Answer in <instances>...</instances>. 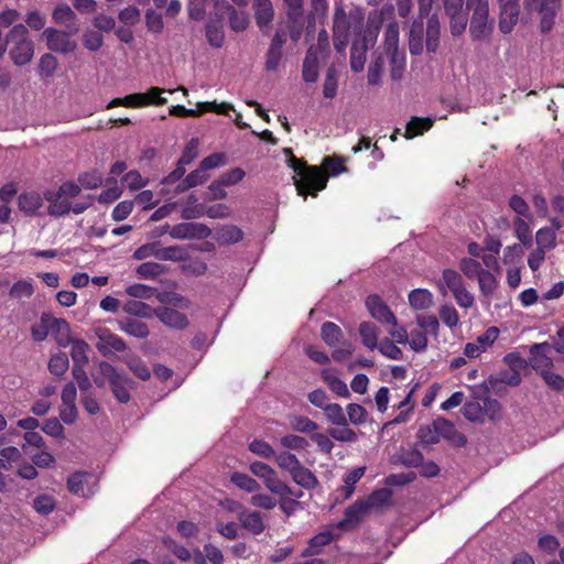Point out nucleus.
<instances>
[{
    "instance_id": "nucleus-1",
    "label": "nucleus",
    "mask_w": 564,
    "mask_h": 564,
    "mask_svg": "<svg viewBox=\"0 0 564 564\" xmlns=\"http://www.w3.org/2000/svg\"><path fill=\"white\" fill-rule=\"evenodd\" d=\"M9 56L17 66L29 64L34 55V42L24 24L18 23L7 34Z\"/></svg>"
},
{
    "instance_id": "nucleus-2",
    "label": "nucleus",
    "mask_w": 564,
    "mask_h": 564,
    "mask_svg": "<svg viewBox=\"0 0 564 564\" xmlns=\"http://www.w3.org/2000/svg\"><path fill=\"white\" fill-rule=\"evenodd\" d=\"M151 257L160 261L183 262L189 259V253L183 246L162 247L160 241L142 245L133 253V258L137 260Z\"/></svg>"
},
{
    "instance_id": "nucleus-3",
    "label": "nucleus",
    "mask_w": 564,
    "mask_h": 564,
    "mask_svg": "<svg viewBox=\"0 0 564 564\" xmlns=\"http://www.w3.org/2000/svg\"><path fill=\"white\" fill-rule=\"evenodd\" d=\"M99 370L102 377L108 380L113 397L120 403H128L131 399L130 389L134 388L135 382L126 372L118 371L107 361L99 364Z\"/></svg>"
},
{
    "instance_id": "nucleus-4",
    "label": "nucleus",
    "mask_w": 564,
    "mask_h": 564,
    "mask_svg": "<svg viewBox=\"0 0 564 564\" xmlns=\"http://www.w3.org/2000/svg\"><path fill=\"white\" fill-rule=\"evenodd\" d=\"M328 182V175L321 166L312 165L299 177H294L297 194L306 197L307 195L317 196Z\"/></svg>"
},
{
    "instance_id": "nucleus-5",
    "label": "nucleus",
    "mask_w": 564,
    "mask_h": 564,
    "mask_svg": "<svg viewBox=\"0 0 564 564\" xmlns=\"http://www.w3.org/2000/svg\"><path fill=\"white\" fill-rule=\"evenodd\" d=\"M467 8L473 10L469 32L473 40H481L490 32L488 25L489 7L485 0H467Z\"/></svg>"
},
{
    "instance_id": "nucleus-6",
    "label": "nucleus",
    "mask_w": 564,
    "mask_h": 564,
    "mask_svg": "<svg viewBox=\"0 0 564 564\" xmlns=\"http://www.w3.org/2000/svg\"><path fill=\"white\" fill-rule=\"evenodd\" d=\"M350 20L343 6H336L333 15V44L337 53L344 54L350 39Z\"/></svg>"
},
{
    "instance_id": "nucleus-7",
    "label": "nucleus",
    "mask_w": 564,
    "mask_h": 564,
    "mask_svg": "<svg viewBox=\"0 0 564 564\" xmlns=\"http://www.w3.org/2000/svg\"><path fill=\"white\" fill-rule=\"evenodd\" d=\"M286 40V31L282 28L276 29L265 53L264 69L267 72H275L280 67Z\"/></svg>"
},
{
    "instance_id": "nucleus-8",
    "label": "nucleus",
    "mask_w": 564,
    "mask_h": 564,
    "mask_svg": "<svg viewBox=\"0 0 564 564\" xmlns=\"http://www.w3.org/2000/svg\"><path fill=\"white\" fill-rule=\"evenodd\" d=\"M366 307L370 315L380 324L397 326V316L379 295H368L366 299Z\"/></svg>"
},
{
    "instance_id": "nucleus-9",
    "label": "nucleus",
    "mask_w": 564,
    "mask_h": 564,
    "mask_svg": "<svg viewBox=\"0 0 564 564\" xmlns=\"http://www.w3.org/2000/svg\"><path fill=\"white\" fill-rule=\"evenodd\" d=\"M96 336L98 338L96 348L105 357L113 352H122L127 349L124 340L108 328L97 329Z\"/></svg>"
},
{
    "instance_id": "nucleus-10",
    "label": "nucleus",
    "mask_w": 564,
    "mask_h": 564,
    "mask_svg": "<svg viewBox=\"0 0 564 564\" xmlns=\"http://www.w3.org/2000/svg\"><path fill=\"white\" fill-rule=\"evenodd\" d=\"M169 234L175 239H205L210 236L212 230L204 224L181 223L174 225Z\"/></svg>"
},
{
    "instance_id": "nucleus-11",
    "label": "nucleus",
    "mask_w": 564,
    "mask_h": 564,
    "mask_svg": "<svg viewBox=\"0 0 564 564\" xmlns=\"http://www.w3.org/2000/svg\"><path fill=\"white\" fill-rule=\"evenodd\" d=\"M499 30L508 34L513 30L519 20V0H499Z\"/></svg>"
},
{
    "instance_id": "nucleus-12",
    "label": "nucleus",
    "mask_w": 564,
    "mask_h": 564,
    "mask_svg": "<svg viewBox=\"0 0 564 564\" xmlns=\"http://www.w3.org/2000/svg\"><path fill=\"white\" fill-rule=\"evenodd\" d=\"M48 50L59 53H69L76 48V43L70 41L69 34L54 28H47L43 32Z\"/></svg>"
},
{
    "instance_id": "nucleus-13",
    "label": "nucleus",
    "mask_w": 564,
    "mask_h": 564,
    "mask_svg": "<svg viewBox=\"0 0 564 564\" xmlns=\"http://www.w3.org/2000/svg\"><path fill=\"white\" fill-rule=\"evenodd\" d=\"M551 345L549 343L533 344L530 347L529 365L540 375L553 368V360L550 357Z\"/></svg>"
},
{
    "instance_id": "nucleus-14",
    "label": "nucleus",
    "mask_w": 564,
    "mask_h": 564,
    "mask_svg": "<svg viewBox=\"0 0 564 564\" xmlns=\"http://www.w3.org/2000/svg\"><path fill=\"white\" fill-rule=\"evenodd\" d=\"M155 317L166 327L176 330H184L189 325L186 314L167 306L155 307Z\"/></svg>"
},
{
    "instance_id": "nucleus-15",
    "label": "nucleus",
    "mask_w": 564,
    "mask_h": 564,
    "mask_svg": "<svg viewBox=\"0 0 564 564\" xmlns=\"http://www.w3.org/2000/svg\"><path fill=\"white\" fill-rule=\"evenodd\" d=\"M228 13L229 26L235 32H242L249 25V15L246 12L238 11L227 0L217 2V12L215 17Z\"/></svg>"
},
{
    "instance_id": "nucleus-16",
    "label": "nucleus",
    "mask_w": 564,
    "mask_h": 564,
    "mask_svg": "<svg viewBox=\"0 0 564 564\" xmlns=\"http://www.w3.org/2000/svg\"><path fill=\"white\" fill-rule=\"evenodd\" d=\"M252 8L258 28L263 34H269L274 18V9L271 0H253Z\"/></svg>"
},
{
    "instance_id": "nucleus-17",
    "label": "nucleus",
    "mask_w": 564,
    "mask_h": 564,
    "mask_svg": "<svg viewBox=\"0 0 564 564\" xmlns=\"http://www.w3.org/2000/svg\"><path fill=\"white\" fill-rule=\"evenodd\" d=\"M240 525L252 533L259 535L265 530L263 518L259 511L243 510L238 513Z\"/></svg>"
},
{
    "instance_id": "nucleus-18",
    "label": "nucleus",
    "mask_w": 564,
    "mask_h": 564,
    "mask_svg": "<svg viewBox=\"0 0 564 564\" xmlns=\"http://www.w3.org/2000/svg\"><path fill=\"white\" fill-rule=\"evenodd\" d=\"M434 425L437 431L438 438L443 436L444 438L453 442L457 446H465L467 443L466 436L463 433H459L454 424L446 419H437L434 421Z\"/></svg>"
},
{
    "instance_id": "nucleus-19",
    "label": "nucleus",
    "mask_w": 564,
    "mask_h": 564,
    "mask_svg": "<svg viewBox=\"0 0 564 564\" xmlns=\"http://www.w3.org/2000/svg\"><path fill=\"white\" fill-rule=\"evenodd\" d=\"M52 18L57 24L65 25L72 33L78 32L76 13L68 4H59L55 7Z\"/></svg>"
},
{
    "instance_id": "nucleus-20",
    "label": "nucleus",
    "mask_w": 564,
    "mask_h": 564,
    "mask_svg": "<svg viewBox=\"0 0 564 564\" xmlns=\"http://www.w3.org/2000/svg\"><path fill=\"white\" fill-rule=\"evenodd\" d=\"M368 511L369 510L364 500H357L346 508L345 517L338 522V528L346 529L348 525L358 524Z\"/></svg>"
},
{
    "instance_id": "nucleus-21",
    "label": "nucleus",
    "mask_w": 564,
    "mask_h": 564,
    "mask_svg": "<svg viewBox=\"0 0 564 564\" xmlns=\"http://www.w3.org/2000/svg\"><path fill=\"white\" fill-rule=\"evenodd\" d=\"M321 338L330 348L346 341L343 329L334 322H325L321 327Z\"/></svg>"
},
{
    "instance_id": "nucleus-22",
    "label": "nucleus",
    "mask_w": 564,
    "mask_h": 564,
    "mask_svg": "<svg viewBox=\"0 0 564 564\" xmlns=\"http://www.w3.org/2000/svg\"><path fill=\"white\" fill-rule=\"evenodd\" d=\"M302 77L306 83H315L318 79V55H316V50L313 46H310L306 51Z\"/></svg>"
},
{
    "instance_id": "nucleus-23",
    "label": "nucleus",
    "mask_w": 564,
    "mask_h": 564,
    "mask_svg": "<svg viewBox=\"0 0 564 564\" xmlns=\"http://www.w3.org/2000/svg\"><path fill=\"white\" fill-rule=\"evenodd\" d=\"M206 39L213 47L219 48L224 45L225 33L223 30V14L207 22Z\"/></svg>"
},
{
    "instance_id": "nucleus-24",
    "label": "nucleus",
    "mask_w": 564,
    "mask_h": 564,
    "mask_svg": "<svg viewBox=\"0 0 564 564\" xmlns=\"http://www.w3.org/2000/svg\"><path fill=\"white\" fill-rule=\"evenodd\" d=\"M358 332L361 338V343L365 347L370 350H373L378 347L379 328L375 323L361 322L359 324Z\"/></svg>"
},
{
    "instance_id": "nucleus-25",
    "label": "nucleus",
    "mask_w": 564,
    "mask_h": 564,
    "mask_svg": "<svg viewBox=\"0 0 564 564\" xmlns=\"http://www.w3.org/2000/svg\"><path fill=\"white\" fill-rule=\"evenodd\" d=\"M368 44L366 41H354L350 48V67L354 72L359 73L364 69Z\"/></svg>"
},
{
    "instance_id": "nucleus-26",
    "label": "nucleus",
    "mask_w": 564,
    "mask_h": 564,
    "mask_svg": "<svg viewBox=\"0 0 564 564\" xmlns=\"http://www.w3.org/2000/svg\"><path fill=\"white\" fill-rule=\"evenodd\" d=\"M208 178L209 174L198 166L176 185L175 193L180 194L186 192L192 187L204 184Z\"/></svg>"
},
{
    "instance_id": "nucleus-27",
    "label": "nucleus",
    "mask_w": 564,
    "mask_h": 564,
    "mask_svg": "<svg viewBox=\"0 0 564 564\" xmlns=\"http://www.w3.org/2000/svg\"><path fill=\"white\" fill-rule=\"evenodd\" d=\"M292 480L304 489H315L319 481L308 468L302 464L291 474Z\"/></svg>"
},
{
    "instance_id": "nucleus-28",
    "label": "nucleus",
    "mask_w": 564,
    "mask_h": 564,
    "mask_svg": "<svg viewBox=\"0 0 564 564\" xmlns=\"http://www.w3.org/2000/svg\"><path fill=\"white\" fill-rule=\"evenodd\" d=\"M19 208L28 215H34L43 205V199L39 193H22L18 198Z\"/></svg>"
},
{
    "instance_id": "nucleus-29",
    "label": "nucleus",
    "mask_w": 564,
    "mask_h": 564,
    "mask_svg": "<svg viewBox=\"0 0 564 564\" xmlns=\"http://www.w3.org/2000/svg\"><path fill=\"white\" fill-rule=\"evenodd\" d=\"M44 196L50 202L47 212L51 216L61 217L70 212V203L57 193L47 192Z\"/></svg>"
},
{
    "instance_id": "nucleus-30",
    "label": "nucleus",
    "mask_w": 564,
    "mask_h": 564,
    "mask_svg": "<svg viewBox=\"0 0 564 564\" xmlns=\"http://www.w3.org/2000/svg\"><path fill=\"white\" fill-rule=\"evenodd\" d=\"M433 126V121L430 118L412 117L406 123L404 138L410 140L415 137L422 135L429 131Z\"/></svg>"
},
{
    "instance_id": "nucleus-31",
    "label": "nucleus",
    "mask_w": 564,
    "mask_h": 564,
    "mask_svg": "<svg viewBox=\"0 0 564 564\" xmlns=\"http://www.w3.org/2000/svg\"><path fill=\"white\" fill-rule=\"evenodd\" d=\"M91 478V475L87 471H75L67 479V489L69 492L85 497L86 486L88 484V479Z\"/></svg>"
},
{
    "instance_id": "nucleus-32",
    "label": "nucleus",
    "mask_w": 564,
    "mask_h": 564,
    "mask_svg": "<svg viewBox=\"0 0 564 564\" xmlns=\"http://www.w3.org/2000/svg\"><path fill=\"white\" fill-rule=\"evenodd\" d=\"M119 325L122 332L140 339L147 338L150 334L148 325L135 318H127L121 321Z\"/></svg>"
},
{
    "instance_id": "nucleus-33",
    "label": "nucleus",
    "mask_w": 564,
    "mask_h": 564,
    "mask_svg": "<svg viewBox=\"0 0 564 564\" xmlns=\"http://www.w3.org/2000/svg\"><path fill=\"white\" fill-rule=\"evenodd\" d=\"M409 303L413 310H426L433 305V295L426 289H415L409 294Z\"/></svg>"
},
{
    "instance_id": "nucleus-34",
    "label": "nucleus",
    "mask_w": 564,
    "mask_h": 564,
    "mask_svg": "<svg viewBox=\"0 0 564 564\" xmlns=\"http://www.w3.org/2000/svg\"><path fill=\"white\" fill-rule=\"evenodd\" d=\"M441 24L436 14L431 15L426 23V48L435 52L438 46Z\"/></svg>"
},
{
    "instance_id": "nucleus-35",
    "label": "nucleus",
    "mask_w": 564,
    "mask_h": 564,
    "mask_svg": "<svg viewBox=\"0 0 564 564\" xmlns=\"http://www.w3.org/2000/svg\"><path fill=\"white\" fill-rule=\"evenodd\" d=\"M88 344L83 339L72 341L70 357L73 359V367H85L88 364Z\"/></svg>"
},
{
    "instance_id": "nucleus-36",
    "label": "nucleus",
    "mask_w": 564,
    "mask_h": 564,
    "mask_svg": "<svg viewBox=\"0 0 564 564\" xmlns=\"http://www.w3.org/2000/svg\"><path fill=\"white\" fill-rule=\"evenodd\" d=\"M123 311L132 316L151 318L155 316V307H151L149 304L138 301L130 300L123 305Z\"/></svg>"
},
{
    "instance_id": "nucleus-37",
    "label": "nucleus",
    "mask_w": 564,
    "mask_h": 564,
    "mask_svg": "<svg viewBox=\"0 0 564 564\" xmlns=\"http://www.w3.org/2000/svg\"><path fill=\"white\" fill-rule=\"evenodd\" d=\"M328 0H311V12L307 17V35L313 31L316 18H326Z\"/></svg>"
},
{
    "instance_id": "nucleus-38",
    "label": "nucleus",
    "mask_w": 564,
    "mask_h": 564,
    "mask_svg": "<svg viewBox=\"0 0 564 564\" xmlns=\"http://www.w3.org/2000/svg\"><path fill=\"white\" fill-rule=\"evenodd\" d=\"M230 481L247 492H256L260 490V484L247 474L235 471L230 476Z\"/></svg>"
},
{
    "instance_id": "nucleus-39",
    "label": "nucleus",
    "mask_w": 564,
    "mask_h": 564,
    "mask_svg": "<svg viewBox=\"0 0 564 564\" xmlns=\"http://www.w3.org/2000/svg\"><path fill=\"white\" fill-rule=\"evenodd\" d=\"M273 458L279 468L288 471L290 475L301 465L296 455L288 451L275 453Z\"/></svg>"
},
{
    "instance_id": "nucleus-40",
    "label": "nucleus",
    "mask_w": 564,
    "mask_h": 564,
    "mask_svg": "<svg viewBox=\"0 0 564 564\" xmlns=\"http://www.w3.org/2000/svg\"><path fill=\"white\" fill-rule=\"evenodd\" d=\"M290 426L293 431L305 434H313L318 430V424L304 415L290 416Z\"/></svg>"
},
{
    "instance_id": "nucleus-41",
    "label": "nucleus",
    "mask_w": 564,
    "mask_h": 564,
    "mask_svg": "<svg viewBox=\"0 0 564 564\" xmlns=\"http://www.w3.org/2000/svg\"><path fill=\"white\" fill-rule=\"evenodd\" d=\"M323 380L327 383L328 388L341 398H349L350 392L348 390L347 384L340 378L330 375L328 371L324 370L322 372Z\"/></svg>"
},
{
    "instance_id": "nucleus-42",
    "label": "nucleus",
    "mask_w": 564,
    "mask_h": 564,
    "mask_svg": "<svg viewBox=\"0 0 564 564\" xmlns=\"http://www.w3.org/2000/svg\"><path fill=\"white\" fill-rule=\"evenodd\" d=\"M535 241L538 248H542V250H552L556 246V234L554 229L549 227H542L536 231Z\"/></svg>"
},
{
    "instance_id": "nucleus-43",
    "label": "nucleus",
    "mask_w": 564,
    "mask_h": 564,
    "mask_svg": "<svg viewBox=\"0 0 564 564\" xmlns=\"http://www.w3.org/2000/svg\"><path fill=\"white\" fill-rule=\"evenodd\" d=\"M391 491L387 488H381L372 491L364 502L368 510L381 508L390 502Z\"/></svg>"
},
{
    "instance_id": "nucleus-44",
    "label": "nucleus",
    "mask_w": 564,
    "mask_h": 564,
    "mask_svg": "<svg viewBox=\"0 0 564 564\" xmlns=\"http://www.w3.org/2000/svg\"><path fill=\"white\" fill-rule=\"evenodd\" d=\"M391 66V78L399 80L402 77L405 67V55L403 52L394 51L387 53Z\"/></svg>"
},
{
    "instance_id": "nucleus-45",
    "label": "nucleus",
    "mask_w": 564,
    "mask_h": 564,
    "mask_svg": "<svg viewBox=\"0 0 564 564\" xmlns=\"http://www.w3.org/2000/svg\"><path fill=\"white\" fill-rule=\"evenodd\" d=\"M327 420L335 425L346 426L348 425L347 416L345 415L343 408L338 403H328L323 409Z\"/></svg>"
},
{
    "instance_id": "nucleus-46",
    "label": "nucleus",
    "mask_w": 564,
    "mask_h": 564,
    "mask_svg": "<svg viewBox=\"0 0 564 564\" xmlns=\"http://www.w3.org/2000/svg\"><path fill=\"white\" fill-rule=\"evenodd\" d=\"M267 489L271 491L274 495H278L280 497L293 495L292 488L282 481L278 476L276 473L272 476H269L267 479L263 480Z\"/></svg>"
},
{
    "instance_id": "nucleus-47",
    "label": "nucleus",
    "mask_w": 564,
    "mask_h": 564,
    "mask_svg": "<svg viewBox=\"0 0 564 564\" xmlns=\"http://www.w3.org/2000/svg\"><path fill=\"white\" fill-rule=\"evenodd\" d=\"M218 241L221 243H236L240 241L243 237L242 230L234 225L224 226L217 232Z\"/></svg>"
},
{
    "instance_id": "nucleus-48",
    "label": "nucleus",
    "mask_w": 564,
    "mask_h": 564,
    "mask_svg": "<svg viewBox=\"0 0 564 564\" xmlns=\"http://www.w3.org/2000/svg\"><path fill=\"white\" fill-rule=\"evenodd\" d=\"M399 25L395 21L390 22L384 31L386 53L399 51Z\"/></svg>"
},
{
    "instance_id": "nucleus-49",
    "label": "nucleus",
    "mask_w": 564,
    "mask_h": 564,
    "mask_svg": "<svg viewBox=\"0 0 564 564\" xmlns=\"http://www.w3.org/2000/svg\"><path fill=\"white\" fill-rule=\"evenodd\" d=\"M399 462L405 467H419L423 462V454L417 448L401 449Z\"/></svg>"
},
{
    "instance_id": "nucleus-50",
    "label": "nucleus",
    "mask_w": 564,
    "mask_h": 564,
    "mask_svg": "<svg viewBox=\"0 0 564 564\" xmlns=\"http://www.w3.org/2000/svg\"><path fill=\"white\" fill-rule=\"evenodd\" d=\"M145 26L149 32L159 34L162 33L164 29V21L162 13L155 11L154 9H148L144 14Z\"/></svg>"
},
{
    "instance_id": "nucleus-51",
    "label": "nucleus",
    "mask_w": 564,
    "mask_h": 564,
    "mask_svg": "<svg viewBox=\"0 0 564 564\" xmlns=\"http://www.w3.org/2000/svg\"><path fill=\"white\" fill-rule=\"evenodd\" d=\"M514 234L520 242L530 247L532 245V232L529 224L521 217H517L513 221Z\"/></svg>"
},
{
    "instance_id": "nucleus-52",
    "label": "nucleus",
    "mask_w": 564,
    "mask_h": 564,
    "mask_svg": "<svg viewBox=\"0 0 564 564\" xmlns=\"http://www.w3.org/2000/svg\"><path fill=\"white\" fill-rule=\"evenodd\" d=\"M463 415L470 422H482L484 412L479 399L467 401L463 406Z\"/></svg>"
},
{
    "instance_id": "nucleus-53",
    "label": "nucleus",
    "mask_w": 564,
    "mask_h": 564,
    "mask_svg": "<svg viewBox=\"0 0 564 564\" xmlns=\"http://www.w3.org/2000/svg\"><path fill=\"white\" fill-rule=\"evenodd\" d=\"M69 366L68 357L65 352L53 355L48 361V370L52 375L63 376Z\"/></svg>"
},
{
    "instance_id": "nucleus-54",
    "label": "nucleus",
    "mask_w": 564,
    "mask_h": 564,
    "mask_svg": "<svg viewBox=\"0 0 564 564\" xmlns=\"http://www.w3.org/2000/svg\"><path fill=\"white\" fill-rule=\"evenodd\" d=\"M345 162L346 160L340 156H325L323 160V167L326 170L327 175L337 176L340 173L347 172Z\"/></svg>"
},
{
    "instance_id": "nucleus-55",
    "label": "nucleus",
    "mask_w": 564,
    "mask_h": 564,
    "mask_svg": "<svg viewBox=\"0 0 564 564\" xmlns=\"http://www.w3.org/2000/svg\"><path fill=\"white\" fill-rule=\"evenodd\" d=\"M55 507V498L46 494L40 495L33 500L34 510L42 516L50 514L51 512H53Z\"/></svg>"
},
{
    "instance_id": "nucleus-56",
    "label": "nucleus",
    "mask_w": 564,
    "mask_h": 564,
    "mask_svg": "<svg viewBox=\"0 0 564 564\" xmlns=\"http://www.w3.org/2000/svg\"><path fill=\"white\" fill-rule=\"evenodd\" d=\"M478 284L485 296H491L498 286V280L490 271L485 270L478 278Z\"/></svg>"
},
{
    "instance_id": "nucleus-57",
    "label": "nucleus",
    "mask_w": 564,
    "mask_h": 564,
    "mask_svg": "<svg viewBox=\"0 0 564 564\" xmlns=\"http://www.w3.org/2000/svg\"><path fill=\"white\" fill-rule=\"evenodd\" d=\"M378 350L386 357L392 360H402L403 359V352L402 350L395 345V341L383 338L379 345Z\"/></svg>"
},
{
    "instance_id": "nucleus-58",
    "label": "nucleus",
    "mask_w": 564,
    "mask_h": 564,
    "mask_svg": "<svg viewBox=\"0 0 564 564\" xmlns=\"http://www.w3.org/2000/svg\"><path fill=\"white\" fill-rule=\"evenodd\" d=\"M459 269L468 279H478L481 272L486 270L481 268L480 262L473 258H463L459 261Z\"/></svg>"
},
{
    "instance_id": "nucleus-59",
    "label": "nucleus",
    "mask_w": 564,
    "mask_h": 564,
    "mask_svg": "<svg viewBox=\"0 0 564 564\" xmlns=\"http://www.w3.org/2000/svg\"><path fill=\"white\" fill-rule=\"evenodd\" d=\"M285 8L286 20H303L304 19V1L303 0H283Z\"/></svg>"
},
{
    "instance_id": "nucleus-60",
    "label": "nucleus",
    "mask_w": 564,
    "mask_h": 564,
    "mask_svg": "<svg viewBox=\"0 0 564 564\" xmlns=\"http://www.w3.org/2000/svg\"><path fill=\"white\" fill-rule=\"evenodd\" d=\"M442 278L445 285L451 290L452 294L465 286L462 275L456 270L444 269L442 272Z\"/></svg>"
},
{
    "instance_id": "nucleus-61",
    "label": "nucleus",
    "mask_w": 564,
    "mask_h": 564,
    "mask_svg": "<svg viewBox=\"0 0 564 564\" xmlns=\"http://www.w3.org/2000/svg\"><path fill=\"white\" fill-rule=\"evenodd\" d=\"M347 410V420L355 425H361L367 421L368 412L367 410L358 404V403H349L346 408Z\"/></svg>"
},
{
    "instance_id": "nucleus-62",
    "label": "nucleus",
    "mask_w": 564,
    "mask_h": 564,
    "mask_svg": "<svg viewBox=\"0 0 564 564\" xmlns=\"http://www.w3.org/2000/svg\"><path fill=\"white\" fill-rule=\"evenodd\" d=\"M164 265L158 262H144L137 268V273L141 278L154 279L164 273Z\"/></svg>"
},
{
    "instance_id": "nucleus-63",
    "label": "nucleus",
    "mask_w": 564,
    "mask_h": 564,
    "mask_svg": "<svg viewBox=\"0 0 564 564\" xmlns=\"http://www.w3.org/2000/svg\"><path fill=\"white\" fill-rule=\"evenodd\" d=\"M83 45L87 50L96 52L104 45V36L97 31L87 30L83 34Z\"/></svg>"
},
{
    "instance_id": "nucleus-64",
    "label": "nucleus",
    "mask_w": 564,
    "mask_h": 564,
    "mask_svg": "<svg viewBox=\"0 0 564 564\" xmlns=\"http://www.w3.org/2000/svg\"><path fill=\"white\" fill-rule=\"evenodd\" d=\"M406 344H409L414 351H423L429 345L427 335L421 329H413L409 334V341Z\"/></svg>"
}]
</instances>
